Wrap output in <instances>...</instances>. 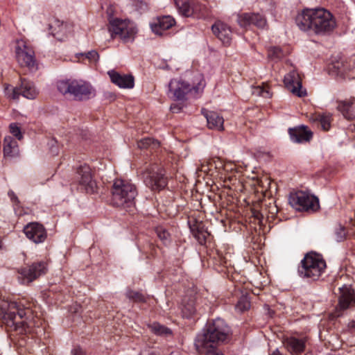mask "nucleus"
Listing matches in <instances>:
<instances>
[{"label":"nucleus","mask_w":355,"mask_h":355,"mask_svg":"<svg viewBox=\"0 0 355 355\" xmlns=\"http://www.w3.org/2000/svg\"><path fill=\"white\" fill-rule=\"evenodd\" d=\"M10 132L16 137L18 140L23 139V133L21 128L17 123H12L9 125Z\"/></svg>","instance_id":"nucleus-35"},{"label":"nucleus","mask_w":355,"mask_h":355,"mask_svg":"<svg viewBox=\"0 0 355 355\" xmlns=\"http://www.w3.org/2000/svg\"><path fill=\"white\" fill-rule=\"evenodd\" d=\"M349 327L351 328V329H355V321H352L349 323Z\"/></svg>","instance_id":"nucleus-50"},{"label":"nucleus","mask_w":355,"mask_h":355,"mask_svg":"<svg viewBox=\"0 0 355 355\" xmlns=\"http://www.w3.org/2000/svg\"><path fill=\"white\" fill-rule=\"evenodd\" d=\"M284 345L288 352L292 355H299L302 353L305 348V343L302 339H298L294 337L288 338L285 340Z\"/></svg>","instance_id":"nucleus-23"},{"label":"nucleus","mask_w":355,"mask_h":355,"mask_svg":"<svg viewBox=\"0 0 355 355\" xmlns=\"http://www.w3.org/2000/svg\"><path fill=\"white\" fill-rule=\"evenodd\" d=\"M137 145L139 148H147L151 146L153 147L159 146V142L153 139L146 137L139 140Z\"/></svg>","instance_id":"nucleus-33"},{"label":"nucleus","mask_w":355,"mask_h":355,"mask_svg":"<svg viewBox=\"0 0 355 355\" xmlns=\"http://www.w3.org/2000/svg\"><path fill=\"white\" fill-rule=\"evenodd\" d=\"M126 296L134 302H144L145 299L141 293L131 290H128L126 292Z\"/></svg>","instance_id":"nucleus-36"},{"label":"nucleus","mask_w":355,"mask_h":355,"mask_svg":"<svg viewBox=\"0 0 355 355\" xmlns=\"http://www.w3.org/2000/svg\"><path fill=\"white\" fill-rule=\"evenodd\" d=\"M209 234L208 232L200 230L198 229L197 232L195 234V237L200 244H203L206 242L207 238L209 236Z\"/></svg>","instance_id":"nucleus-38"},{"label":"nucleus","mask_w":355,"mask_h":355,"mask_svg":"<svg viewBox=\"0 0 355 355\" xmlns=\"http://www.w3.org/2000/svg\"><path fill=\"white\" fill-rule=\"evenodd\" d=\"M206 345L198 347L195 345L199 353H204L205 355H223L222 351L218 348L219 345H212L210 343H205Z\"/></svg>","instance_id":"nucleus-28"},{"label":"nucleus","mask_w":355,"mask_h":355,"mask_svg":"<svg viewBox=\"0 0 355 355\" xmlns=\"http://www.w3.org/2000/svg\"><path fill=\"white\" fill-rule=\"evenodd\" d=\"M252 93L255 96H261L264 98H270L272 93L267 83H262L261 85L254 87L252 89Z\"/></svg>","instance_id":"nucleus-30"},{"label":"nucleus","mask_w":355,"mask_h":355,"mask_svg":"<svg viewBox=\"0 0 355 355\" xmlns=\"http://www.w3.org/2000/svg\"><path fill=\"white\" fill-rule=\"evenodd\" d=\"M137 32V27L132 21L119 18L110 19L108 32L102 31L104 35L109 33L111 39L119 37L124 42L133 41Z\"/></svg>","instance_id":"nucleus-6"},{"label":"nucleus","mask_w":355,"mask_h":355,"mask_svg":"<svg viewBox=\"0 0 355 355\" xmlns=\"http://www.w3.org/2000/svg\"><path fill=\"white\" fill-rule=\"evenodd\" d=\"M207 121V125L210 129L218 131L223 130L224 119L218 113L214 111H202Z\"/></svg>","instance_id":"nucleus-21"},{"label":"nucleus","mask_w":355,"mask_h":355,"mask_svg":"<svg viewBox=\"0 0 355 355\" xmlns=\"http://www.w3.org/2000/svg\"><path fill=\"white\" fill-rule=\"evenodd\" d=\"M135 10L139 12H144L147 10V4L142 1H135L134 2Z\"/></svg>","instance_id":"nucleus-41"},{"label":"nucleus","mask_w":355,"mask_h":355,"mask_svg":"<svg viewBox=\"0 0 355 355\" xmlns=\"http://www.w3.org/2000/svg\"><path fill=\"white\" fill-rule=\"evenodd\" d=\"M5 92L9 98L14 100L17 99L19 95L28 99H34L37 96L39 90L35 87L34 83L23 79L19 87H7L5 89Z\"/></svg>","instance_id":"nucleus-11"},{"label":"nucleus","mask_w":355,"mask_h":355,"mask_svg":"<svg viewBox=\"0 0 355 355\" xmlns=\"http://www.w3.org/2000/svg\"><path fill=\"white\" fill-rule=\"evenodd\" d=\"M15 56L21 67H27L29 70L36 69L34 51L25 40H18L16 41Z\"/></svg>","instance_id":"nucleus-9"},{"label":"nucleus","mask_w":355,"mask_h":355,"mask_svg":"<svg viewBox=\"0 0 355 355\" xmlns=\"http://www.w3.org/2000/svg\"><path fill=\"white\" fill-rule=\"evenodd\" d=\"M3 155L5 157H16L19 155L17 142L10 136H6L4 138Z\"/></svg>","instance_id":"nucleus-25"},{"label":"nucleus","mask_w":355,"mask_h":355,"mask_svg":"<svg viewBox=\"0 0 355 355\" xmlns=\"http://www.w3.org/2000/svg\"><path fill=\"white\" fill-rule=\"evenodd\" d=\"M270 355H282L278 349H275Z\"/></svg>","instance_id":"nucleus-49"},{"label":"nucleus","mask_w":355,"mask_h":355,"mask_svg":"<svg viewBox=\"0 0 355 355\" xmlns=\"http://www.w3.org/2000/svg\"><path fill=\"white\" fill-rule=\"evenodd\" d=\"M76 180L81 189L87 193H94L96 190V182L93 178L92 168L87 164L80 165L77 168Z\"/></svg>","instance_id":"nucleus-12"},{"label":"nucleus","mask_w":355,"mask_h":355,"mask_svg":"<svg viewBox=\"0 0 355 355\" xmlns=\"http://www.w3.org/2000/svg\"><path fill=\"white\" fill-rule=\"evenodd\" d=\"M338 110L343 114V116L349 120L355 118V98H351L340 102L338 106Z\"/></svg>","instance_id":"nucleus-24"},{"label":"nucleus","mask_w":355,"mask_h":355,"mask_svg":"<svg viewBox=\"0 0 355 355\" xmlns=\"http://www.w3.org/2000/svg\"><path fill=\"white\" fill-rule=\"evenodd\" d=\"M8 195L10 197V200L13 203V207H14V209H15V212L18 214L17 209L19 207V200L17 196L15 194V193L12 191H9L8 193ZM19 214H21V212H19Z\"/></svg>","instance_id":"nucleus-39"},{"label":"nucleus","mask_w":355,"mask_h":355,"mask_svg":"<svg viewBox=\"0 0 355 355\" xmlns=\"http://www.w3.org/2000/svg\"><path fill=\"white\" fill-rule=\"evenodd\" d=\"M237 21L241 27L254 25L263 28L266 24V19L259 13H243L238 15Z\"/></svg>","instance_id":"nucleus-16"},{"label":"nucleus","mask_w":355,"mask_h":355,"mask_svg":"<svg viewBox=\"0 0 355 355\" xmlns=\"http://www.w3.org/2000/svg\"><path fill=\"white\" fill-rule=\"evenodd\" d=\"M230 329L223 319L217 318L208 322L203 333L197 336L195 340V345L203 346L205 343L212 345H220L228 337Z\"/></svg>","instance_id":"nucleus-2"},{"label":"nucleus","mask_w":355,"mask_h":355,"mask_svg":"<svg viewBox=\"0 0 355 355\" xmlns=\"http://www.w3.org/2000/svg\"><path fill=\"white\" fill-rule=\"evenodd\" d=\"M174 24V19L168 15L157 18L156 20L150 24V27L155 34L162 35L164 31L169 29Z\"/></svg>","instance_id":"nucleus-20"},{"label":"nucleus","mask_w":355,"mask_h":355,"mask_svg":"<svg viewBox=\"0 0 355 355\" xmlns=\"http://www.w3.org/2000/svg\"><path fill=\"white\" fill-rule=\"evenodd\" d=\"M170 355H178V353L173 352V353H171Z\"/></svg>","instance_id":"nucleus-51"},{"label":"nucleus","mask_w":355,"mask_h":355,"mask_svg":"<svg viewBox=\"0 0 355 355\" xmlns=\"http://www.w3.org/2000/svg\"><path fill=\"white\" fill-rule=\"evenodd\" d=\"M72 355H86L85 351L79 347H76L71 350Z\"/></svg>","instance_id":"nucleus-46"},{"label":"nucleus","mask_w":355,"mask_h":355,"mask_svg":"<svg viewBox=\"0 0 355 355\" xmlns=\"http://www.w3.org/2000/svg\"><path fill=\"white\" fill-rule=\"evenodd\" d=\"M156 232L157 236L162 241H166L169 236L168 232L162 227L157 228Z\"/></svg>","instance_id":"nucleus-42"},{"label":"nucleus","mask_w":355,"mask_h":355,"mask_svg":"<svg viewBox=\"0 0 355 355\" xmlns=\"http://www.w3.org/2000/svg\"><path fill=\"white\" fill-rule=\"evenodd\" d=\"M198 83L196 86L191 87L190 85L181 79H173L168 85V96L175 100H183L187 95L198 94L201 92L205 87V81L201 76L198 78Z\"/></svg>","instance_id":"nucleus-7"},{"label":"nucleus","mask_w":355,"mask_h":355,"mask_svg":"<svg viewBox=\"0 0 355 355\" xmlns=\"http://www.w3.org/2000/svg\"><path fill=\"white\" fill-rule=\"evenodd\" d=\"M212 167L211 164L209 163V160L206 161L200 164V166L198 167V170L205 173H208L210 171H211Z\"/></svg>","instance_id":"nucleus-43"},{"label":"nucleus","mask_w":355,"mask_h":355,"mask_svg":"<svg viewBox=\"0 0 355 355\" xmlns=\"http://www.w3.org/2000/svg\"><path fill=\"white\" fill-rule=\"evenodd\" d=\"M284 83L287 89L294 95L299 97L306 96V91L302 88L301 78L295 70L291 71L284 76Z\"/></svg>","instance_id":"nucleus-14"},{"label":"nucleus","mask_w":355,"mask_h":355,"mask_svg":"<svg viewBox=\"0 0 355 355\" xmlns=\"http://www.w3.org/2000/svg\"><path fill=\"white\" fill-rule=\"evenodd\" d=\"M146 184L153 191H160L167 185L164 170L157 164L148 168L145 177Z\"/></svg>","instance_id":"nucleus-10"},{"label":"nucleus","mask_w":355,"mask_h":355,"mask_svg":"<svg viewBox=\"0 0 355 355\" xmlns=\"http://www.w3.org/2000/svg\"><path fill=\"white\" fill-rule=\"evenodd\" d=\"M180 110H181V107L176 103L172 104L171 105V110L174 113L179 112L180 111Z\"/></svg>","instance_id":"nucleus-48"},{"label":"nucleus","mask_w":355,"mask_h":355,"mask_svg":"<svg viewBox=\"0 0 355 355\" xmlns=\"http://www.w3.org/2000/svg\"><path fill=\"white\" fill-rule=\"evenodd\" d=\"M252 214L254 218L257 220L259 223H261L262 220L263 219V215L259 211L256 210L253 211Z\"/></svg>","instance_id":"nucleus-47"},{"label":"nucleus","mask_w":355,"mask_h":355,"mask_svg":"<svg viewBox=\"0 0 355 355\" xmlns=\"http://www.w3.org/2000/svg\"><path fill=\"white\" fill-rule=\"evenodd\" d=\"M82 55H83V54ZM84 55H85L86 58L88 59L90 62H96L99 58V55L96 51H89L84 53Z\"/></svg>","instance_id":"nucleus-40"},{"label":"nucleus","mask_w":355,"mask_h":355,"mask_svg":"<svg viewBox=\"0 0 355 355\" xmlns=\"http://www.w3.org/2000/svg\"><path fill=\"white\" fill-rule=\"evenodd\" d=\"M111 202L115 207L128 208L135 204L137 195L136 187L128 180L116 179L112 189Z\"/></svg>","instance_id":"nucleus-3"},{"label":"nucleus","mask_w":355,"mask_h":355,"mask_svg":"<svg viewBox=\"0 0 355 355\" xmlns=\"http://www.w3.org/2000/svg\"><path fill=\"white\" fill-rule=\"evenodd\" d=\"M57 87L62 94H69L78 101L87 100L96 95L91 84L83 80H60L58 82Z\"/></svg>","instance_id":"nucleus-4"},{"label":"nucleus","mask_w":355,"mask_h":355,"mask_svg":"<svg viewBox=\"0 0 355 355\" xmlns=\"http://www.w3.org/2000/svg\"><path fill=\"white\" fill-rule=\"evenodd\" d=\"M112 83L121 88L131 89L134 87V78L131 75H121L115 71L107 72Z\"/></svg>","instance_id":"nucleus-18"},{"label":"nucleus","mask_w":355,"mask_h":355,"mask_svg":"<svg viewBox=\"0 0 355 355\" xmlns=\"http://www.w3.org/2000/svg\"><path fill=\"white\" fill-rule=\"evenodd\" d=\"M295 23L303 31H310L320 35L333 31L336 26L333 15L323 8L304 9L297 15Z\"/></svg>","instance_id":"nucleus-1"},{"label":"nucleus","mask_w":355,"mask_h":355,"mask_svg":"<svg viewBox=\"0 0 355 355\" xmlns=\"http://www.w3.org/2000/svg\"><path fill=\"white\" fill-rule=\"evenodd\" d=\"M24 232L28 239L35 243H42L46 238L45 229L38 223H28L24 227Z\"/></svg>","instance_id":"nucleus-15"},{"label":"nucleus","mask_w":355,"mask_h":355,"mask_svg":"<svg viewBox=\"0 0 355 355\" xmlns=\"http://www.w3.org/2000/svg\"><path fill=\"white\" fill-rule=\"evenodd\" d=\"M346 235V232L345 228L340 227L339 230L336 232V240L338 241H343Z\"/></svg>","instance_id":"nucleus-45"},{"label":"nucleus","mask_w":355,"mask_h":355,"mask_svg":"<svg viewBox=\"0 0 355 355\" xmlns=\"http://www.w3.org/2000/svg\"><path fill=\"white\" fill-rule=\"evenodd\" d=\"M46 272V263L44 261L33 263L29 266L21 268L19 270V278L22 283H29L43 275Z\"/></svg>","instance_id":"nucleus-13"},{"label":"nucleus","mask_w":355,"mask_h":355,"mask_svg":"<svg viewBox=\"0 0 355 355\" xmlns=\"http://www.w3.org/2000/svg\"><path fill=\"white\" fill-rule=\"evenodd\" d=\"M214 34L225 45L230 43L232 31L230 28L221 21H218L212 26Z\"/></svg>","instance_id":"nucleus-19"},{"label":"nucleus","mask_w":355,"mask_h":355,"mask_svg":"<svg viewBox=\"0 0 355 355\" xmlns=\"http://www.w3.org/2000/svg\"><path fill=\"white\" fill-rule=\"evenodd\" d=\"M209 163L211 164L212 168H214L217 170H223V167L225 162H223V160L220 159V158L215 157H212L210 159H209Z\"/></svg>","instance_id":"nucleus-37"},{"label":"nucleus","mask_w":355,"mask_h":355,"mask_svg":"<svg viewBox=\"0 0 355 355\" xmlns=\"http://www.w3.org/2000/svg\"><path fill=\"white\" fill-rule=\"evenodd\" d=\"M326 268L324 260L318 254H307L298 268L301 277L315 281L319 279Z\"/></svg>","instance_id":"nucleus-5"},{"label":"nucleus","mask_w":355,"mask_h":355,"mask_svg":"<svg viewBox=\"0 0 355 355\" xmlns=\"http://www.w3.org/2000/svg\"><path fill=\"white\" fill-rule=\"evenodd\" d=\"M179 12L185 17L191 16L196 10L194 0H174Z\"/></svg>","instance_id":"nucleus-26"},{"label":"nucleus","mask_w":355,"mask_h":355,"mask_svg":"<svg viewBox=\"0 0 355 355\" xmlns=\"http://www.w3.org/2000/svg\"><path fill=\"white\" fill-rule=\"evenodd\" d=\"M288 202L292 207L299 211H315L320 206L317 197L304 191L291 193Z\"/></svg>","instance_id":"nucleus-8"},{"label":"nucleus","mask_w":355,"mask_h":355,"mask_svg":"<svg viewBox=\"0 0 355 355\" xmlns=\"http://www.w3.org/2000/svg\"><path fill=\"white\" fill-rule=\"evenodd\" d=\"M289 135L291 140L296 143L309 141L312 137V132L305 126L289 129Z\"/></svg>","instance_id":"nucleus-22"},{"label":"nucleus","mask_w":355,"mask_h":355,"mask_svg":"<svg viewBox=\"0 0 355 355\" xmlns=\"http://www.w3.org/2000/svg\"><path fill=\"white\" fill-rule=\"evenodd\" d=\"M250 299L247 295H242L239 300L236 308L240 311H244L250 309Z\"/></svg>","instance_id":"nucleus-32"},{"label":"nucleus","mask_w":355,"mask_h":355,"mask_svg":"<svg viewBox=\"0 0 355 355\" xmlns=\"http://www.w3.org/2000/svg\"><path fill=\"white\" fill-rule=\"evenodd\" d=\"M311 120L314 122L318 123L322 129L327 131L329 130L331 126V115L329 113H318L314 114L311 117Z\"/></svg>","instance_id":"nucleus-27"},{"label":"nucleus","mask_w":355,"mask_h":355,"mask_svg":"<svg viewBox=\"0 0 355 355\" xmlns=\"http://www.w3.org/2000/svg\"><path fill=\"white\" fill-rule=\"evenodd\" d=\"M235 170V165L231 162H227L225 163L223 171L225 172H233Z\"/></svg>","instance_id":"nucleus-44"},{"label":"nucleus","mask_w":355,"mask_h":355,"mask_svg":"<svg viewBox=\"0 0 355 355\" xmlns=\"http://www.w3.org/2000/svg\"><path fill=\"white\" fill-rule=\"evenodd\" d=\"M182 313L183 317L185 318H191L197 313L195 302L193 299L183 300Z\"/></svg>","instance_id":"nucleus-29"},{"label":"nucleus","mask_w":355,"mask_h":355,"mask_svg":"<svg viewBox=\"0 0 355 355\" xmlns=\"http://www.w3.org/2000/svg\"><path fill=\"white\" fill-rule=\"evenodd\" d=\"M340 291V297H339V304L338 309L339 310L337 312H339L340 310H345L347 309L352 303L355 302L354 300V291L349 286L345 285L340 288H339ZM341 315L340 313H336V316L339 317Z\"/></svg>","instance_id":"nucleus-17"},{"label":"nucleus","mask_w":355,"mask_h":355,"mask_svg":"<svg viewBox=\"0 0 355 355\" xmlns=\"http://www.w3.org/2000/svg\"><path fill=\"white\" fill-rule=\"evenodd\" d=\"M288 51H285L278 46H272L268 49V56L271 60L277 61L283 58Z\"/></svg>","instance_id":"nucleus-31"},{"label":"nucleus","mask_w":355,"mask_h":355,"mask_svg":"<svg viewBox=\"0 0 355 355\" xmlns=\"http://www.w3.org/2000/svg\"><path fill=\"white\" fill-rule=\"evenodd\" d=\"M152 331L159 335H171V331L168 329L162 326L158 323H155L151 326Z\"/></svg>","instance_id":"nucleus-34"}]
</instances>
